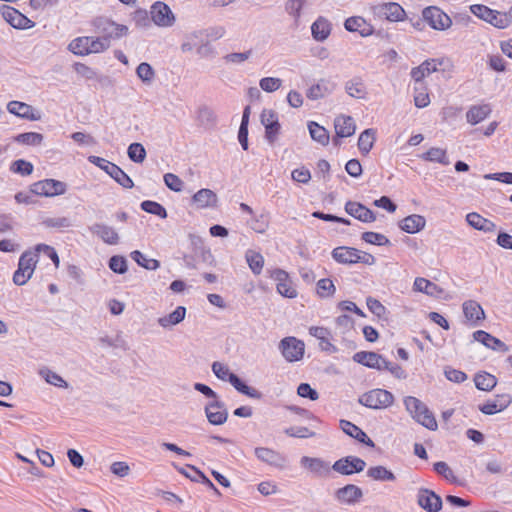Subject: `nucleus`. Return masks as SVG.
Listing matches in <instances>:
<instances>
[{
  "instance_id": "f257e3e1",
  "label": "nucleus",
  "mask_w": 512,
  "mask_h": 512,
  "mask_svg": "<svg viewBox=\"0 0 512 512\" xmlns=\"http://www.w3.org/2000/svg\"><path fill=\"white\" fill-rule=\"evenodd\" d=\"M403 404L406 411L417 423L432 431L437 429L435 416L420 399L414 396H406L403 399Z\"/></svg>"
},
{
  "instance_id": "f03ea898",
  "label": "nucleus",
  "mask_w": 512,
  "mask_h": 512,
  "mask_svg": "<svg viewBox=\"0 0 512 512\" xmlns=\"http://www.w3.org/2000/svg\"><path fill=\"white\" fill-rule=\"evenodd\" d=\"M212 372L218 379L229 382L239 393L253 399L262 398L260 391L244 383L236 374L230 371L226 364L218 361L213 362Z\"/></svg>"
},
{
  "instance_id": "7ed1b4c3",
  "label": "nucleus",
  "mask_w": 512,
  "mask_h": 512,
  "mask_svg": "<svg viewBox=\"0 0 512 512\" xmlns=\"http://www.w3.org/2000/svg\"><path fill=\"white\" fill-rule=\"evenodd\" d=\"M109 48L106 39L98 37L82 36L73 39L68 49L75 55L85 56L92 53H101Z\"/></svg>"
},
{
  "instance_id": "20e7f679",
  "label": "nucleus",
  "mask_w": 512,
  "mask_h": 512,
  "mask_svg": "<svg viewBox=\"0 0 512 512\" xmlns=\"http://www.w3.org/2000/svg\"><path fill=\"white\" fill-rule=\"evenodd\" d=\"M394 400V395L390 391L375 388L363 393L359 397L358 402L367 408L380 410L392 406Z\"/></svg>"
},
{
  "instance_id": "39448f33",
  "label": "nucleus",
  "mask_w": 512,
  "mask_h": 512,
  "mask_svg": "<svg viewBox=\"0 0 512 512\" xmlns=\"http://www.w3.org/2000/svg\"><path fill=\"white\" fill-rule=\"evenodd\" d=\"M88 161L105 171L123 188L130 189L134 186L132 179L118 165L94 155L89 156Z\"/></svg>"
},
{
  "instance_id": "423d86ee",
  "label": "nucleus",
  "mask_w": 512,
  "mask_h": 512,
  "mask_svg": "<svg viewBox=\"0 0 512 512\" xmlns=\"http://www.w3.org/2000/svg\"><path fill=\"white\" fill-rule=\"evenodd\" d=\"M37 262V253H33V251L22 253L18 261V267L13 274V283L17 286L25 285L32 277Z\"/></svg>"
},
{
  "instance_id": "0eeeda50",
  "label": "nucleus",
  "mask_w": 512,
  "mask_h": 512,
  "mask_svg": "<svg viewBox=\"0 0 512 512\" xmlns=\"http://www.w3.org/2000/svg\"><path fill=\"white\" fill-rule=\"evenodd\" d=\"M94 26L97 31L102 34L99 39H106L110 45L111 39H119L128 34V27L123 24H118L108 18L99 17L94 20Z\"/></svg>"
},
{
  "instance_id": "6e6552de",
  "label": "nucleus",
  "mask_w": 512,
  "mask_h": 512,
  "mask_svg": "<svg viewBox=\"0 0 512 512\" xmlns=\"http://www.w3.org/2000/svg\"><path fill=\"white\" fill-rule=\"evenodd\" d=\"M470 11L476 17L486 21L498 29L509 27V20L505 13L493 10L483 4L471 5Z\"/></svg>"
},
{
  "instance_id": "1a4fd4ad",
  "label": "nucleus",
  "mask_w": 512,
  "mask_h": 512,
  "mask_svg": "<svg viewBox=\"0 0 512 512\" xmlns=\"http://www.w3.org/2000/svg\"><path fill=\"white\" fill-rule=\"evenodd\" d=\"M422 17L434 30L444 31L449 29L452 25L450 16L436 6L424 8L422 11Z\"/></svg>"
},
{
  "instance_id": "9d476101",
  "label": "nucleus",
  "mask_w": 512,
  "mask_h": 512,
  "mask_svg": "<svg viewBox=\"0 0 512 512\" xmlns=\"http://www.w3.org/2000/svg\"><path fill=\"white\" fill-rule=\"evenodd\" d=\"M0 14L3 19L15 29L26 30L35 26L34 21L29 19L14 7L2 4L0 6Z\"/></svg>"
},
{
  "instance_id": "9b49d317",
  "label": "nucleus",
  "mask_w": 512,
  "mask_h": 512,
  "mask_svg": "<svg viewBox=\"0 0 512 512\" xmlns=\"http://www.w3.org/2000/svg\"><path fill=\"white\" fill-rule=\"evenodd\" d=\"M279 350L286 361L296 362L303 358L305 345L303 341L289 336L280 341Z\"/></svg>"
},
{
  "instance_id": "f8f14e48",
  "label": "nucleus",
  "mask_w": 512,
  "mask_h": 512,
  "mask_svg": "<svg viewBox=\"0 0 512 512\" xmlns=\"http://www.w3.org/2000/svg\"><path fill=\"white\" fill-rule=\"evenodd\" d=\"M67 185L66 183L55 180V179H44L38 182H35L31 186V191L40 196L45 197H53L62 195L66 192Z\"/></svg>"
},
{
  "instance_id": "ddd939ff",
  "label": "nucleus",
  "mask_w": 512,
  "mask_h": 512,
  "mask_svg": "<svg viewBox=\"0 0 512 512\" xmlns=\"http://www.w3.org/2000/svg\"><path fill=\"white\" fill-rule=\"evenodd\" d=\"M444 60L441 58H430L422 62L419 66L411 69L410 75L415 84L424 88V78L436 72L439 66L443 65Z\"/></svg>"
},
{
  "instance_id": "4468645a",
  "label": "nucleus",
  "mask_w": 512,
  "mask_h": 512,
  "mask_svg": "<svg viewBox=\"0 0 512 512\" xmlns=\"http://www.w3.org/2000/svg\"><path fill=\"white\" fill-rule=\"evenodd\" d=\"M150 14L154 24L159 27H171L175 22V16L170 7L161 1L151 6Z\"/></svg>"
},
{
  "instance_id": "2eb2a0df",
  "label": "nucleus",
  "mask_w": 512,
  "mask_h": 512,
  "mask_svg": "<svg viewBox=\"0 0 512 512\" xmlns=\"http://www.w3.org/2000/svg\"><path fill=\"white\" fill-rule=\"evenodd\" d=\"M374 14L390 22H400L406 17L405 10L396 2L382 3L375 6Z\"/></svg>"
},
{
  "instance_id": "dca6fc26",
  "label": "nucleus",
  "mask_w": 512,
  "mask_h": 512,
  "mask_svg": "<svg viewBox=\"0 0 512 512\" xmlns=\"http://www.w3.org/2000/svg\"><path fill=\"white\" fill-rule=\"evenodd\" d=\"M366 463L363 459L356 456H346L334 462L332 469L342 475H352L362 472Z\"/></svg>"
},
{
  "instance_id": "f3484780",
  "label": "nucleus",
  "mask_w": 512,
  "mask_h": 512,
  "mask_svg": "<svg viewBox=\"0 0 512 512\" xmlns=\"http://www.w3.org/2000/svg\"><path fill=\"white\" fill-rule=\"evenodd\" d=\"M270 278L276 282V289L279 294L287 298H295L297 296V291L286 271L274 269L270 273Z\"/></svg>"
},
{
  "instance_id": "a211bd4d",
  "label": "nucleus",
  "mask_w": 512,
  "mask_h": 512,
  "mask_svg": "<svg viewBox=\"0 0 512 512\" xmlns=\"http://www.w3.org/2000/svg\"><path fill=\"white\" fill-rule=\"evenodd\" d=\"M204 411L208 422L212 425H222L227 421V409L225 404L219 399L208 402L205 405Z\"/></svg>"
},
{
  "instance_id": "6ab92c4d",
  "label": "nucleus",
  "mask_w": 512,
  "mask_h": 512,
  "mask_svg": "<svg viewBox=\"0 0 512 512\" xmlns=\"http://www.w3.org/2000/svg\"><path fill=\"white\" fill-rule=\"evenodd\" d=\"M418 505L427 512H439L442 508V499L432 490L421 488L417 494Z\"/></svg>"
},
{
  "instance_id": "aec40b11",
  "label": "nucleus",
  "mask_w": 512,
  "mask_h": 512,
  "mask_svg": "<svg viewBox=\"0 0 512 512\" xmlns=\"http://www.w3.org/2000/svg\"><path fill=\"white\" fill-rule=\"evenodd\" d=\"M254 453L259 461L266 463L270 466L284 468L286 464L285 456L271 448L256 447Z\"/></svg>"
},
{
  "instance_id": "412c9836",
  "label": "nucleus",
  "mask_w": 512,
  "mask_h": 512,
  "mask_svg": "<svg viewBox=\"0 0 512 512\" xmlns=\"http://www.w3.org/2000/svg\"><path fill=\"white\" fill-rule=\"evenodd\" d=\"M7 110L17 117L30 121H38L41 118L40 112L35 110L31 105L16 100L10 101L7 104Z\"/></svg>"
},
{
  "instance_id": "4be33fe9",
  "label": "nucleus",
  "mask_w": 512,
  "mask_h": 512,
  "mask_svg": "<svg viewBox=\"0 0 512 512\" xmlns=\"http://www.w3.org/2000/svg\"><path fill=\"white\" fill-rule=\"evenodd\" d=\"M344 208L347 214L361 222L371 223L376 220L375 213L359 202L347 201Z\"/></svg>"
},
{
  "instance_id": "5701e85b",
  "label": "nucleus",
  "mask_w": 512,
  "mask_h": 512,
  "mask_svg": "<svg viewBox=\"0 0 512 512\" xmlns=\"http://www.w3.org/2000/svg\"><path fill=\"white\" fill-rule=\"evenodd\" d=\"M335 499L341 504L353 505L357 503L363 496L362 490L354 485L348 484L335 491Z\"/></svg>"
},
{
  "instance_id": "b1692460",
  "label": "nucleus",
  "mask_w": 512,
  "mask_h": 512,
  "mask_svg": "<svg viewBox=\"0 0 512 512\" xmlns=\"http://www.w3.org/2000/svg\"><path fill=\"white\" fill-rule=\"evenodd\" d=\"M512 402L510 394H498L492 401H487L479 406V410L486 415H494L505 410Z\"/></svg>"
},
{
  "instance_id": "393cba45",
  "label": "nucleus",
  "mask_w": 512,
  "mask_h": 512,
  "mask_svg": "<svg viewBox=\"0 0 512 512\" xmlns=\"http://www.w3.org/2000/svg\"><path fill=\"white\" fill-rule=\"evenodd\" d=\"M309 334L319 340V348L328 353L337 352V347L331 343V332L328 328L322 326H311Z\"/></svg>"
},
{
  "instance_id": "a878e982",
  "label": "nucleus",
  "mask_w": 512,
  "mask_h": 512,
  "mask_svg": "<svg viewBox=\"0 0 512 512\" xmlns=\"http://www.w3.org/2000/svg\"><path fill=\"white\" fill-rule=\"evenodd\" d=\"M300 464L316 476H326L331 469L329 462L317 457L303 456Z\"/></svg>"
},
{
  "instance_id": "bb28decb",
  "label": "nucleus",
  "mask_w": 512,
  "mask_h": 512,
  "mask_svg": "<svg viewBox=\"0 0 512 512\" xmlns=\"http://www.w3.org/2000/svg\"><path fill=\"white\" fill-rule=\"evenodd\" d=\"M344 27L349 32H357L362 37L373 34L374 27L361 16H352L345 20Z\"/></svg>"
},
{
  "instance_id": "cd10ccee",
  "label": "nucleus",
  "mask_w": 512,
  "mask_h": 512,
  "mask_svg": "<svg viewBox=\"0 0 512 512\" xmlns=\"http://www.w3.org/2000/svg\"><path fill=\"white\" fill-rule=\"evenodd\" d=\"M89 230L108 245H116L119 242V235L116 230L106 224L95 223L89 227Z\"/></svg>"
},
{
  "instance_id": "c85d7f7f",
  "label": "nucleus",
  "mask_w": 512,
  "mask_h": 512,
  "mask_svg": "<svg viewBox=\"0 0 512 512\" xmlns=\"http://www.w3.org/2000/svg\"><path fill=\"white\" fill-rule=\"evenodd\" d=\"M475 341L482 343L485 347L494 351L507 352L509 347L500 339L492 336L486 331L477 330L473 333Z\"/></svg>"
},
{
  "instance_id": "c756f323",
  "label": "nucleus",
  "mask_w": 512,
  "mask_h": 512,
  "mask_svg": "<svg viewBox=\"0 0 512 512\" xmlns=\"http://www.w3.org/2000/svg\"><path fill=\"white\" fill-rule=\"evenodd\" d=\"M353 360L368 368L382 371V365L385 364V358L375 352L360 351L354 354Z\"/></svg>"
},
{
  "instance_id": "7c9ffc66",
  "label": "nucleus",
  "mask_w": 512,
  "mask_h": 512,
  "mask_svg": "<svg viewBox=\"0 0 512 512\" xmlns=\"http://www.w3.org/2000/svg\"><path fill=\"white\" fill-rule=\"evenodd\" d=\"M334 128L337 138H346L355 133L356 124L351 116L339 115L334 120Z\"/></svg>"
},
{
  "instance_id": "2f4dec72",
  "label": "nucleus",
  "mask_w": 512,
  "mask_h": 512,
  "mask_svg": "<svg viewBox=\"0 0 512 512\" xmlns=\"http://www.w3.org/2000/svg\"><path fill=\"white\" fill-rule=\"evenodd\" d=\"M217 201L216 193L207 188L200 189L192 197V203L197 209L213 208L216 206Z\"/></svg>"
},
{
  "instance_id": "473e14b6",
  "label": "nucleus",
  "mask_w": 512,
  "mask_h": 512,
  "mask_svg": "<svg viewBox=\"0 0 512 512\" xmlns=\"http://www.w3.org/2000/svg\"><path fill=\"white\" fill-rule=\"evenodd\" d=\"M340 428L342 431L350 437L356 439L360 443L365 444L368 447H374V442L367 436V434L357 425L353 424L348 420H340Z\"/></svg>"
},
{
  "instance_id": "72a5a7b5",
  "label": "nucleus",
  "mask_w": 512,
  "mask_h": 512,
  "mask_svg": "<svg viewBox=\"0 0 512 512\" xmlns=\"http://www.w3.org/2000/svg\"><path fill=\"white\" fill-rule=\"evenodd\" d=\"M333 259L340 264L358 263V249L353 247L340 246L332 250Z\"/></svg>"
},
{
  "instance_id": "f704fd0d",
  "label": "nucleus",
  "mask_w": 512,
  "mask_h": 512,
  "mask_svg": "<svg viewBox=\"0 0 512 512\" xmlns=\"http://www.w3.org/2000/svg\"><path fill=\"white\" fill-rule=\"evenodd\" d=\"M186 311L184 306H177L173 312L159 317L157 323L163 329H171L185 319Z\"/></svg>"
},
{
  "instance_id": "c9c22d12",
  "label": "nucleus",
  "mask_w": 512,
  "mask_h": 512,
  "mask_svg": "<svg viewBox=\"0 0 512 512\" xmlns=\"http://www.w3.org/2000/svg\"><path fill=\"white\" fill-rule=\"evenodd\" d=\"M425 225V217L418 214L409 215L399 222L400 229L409 234H415L421 231Z\"/></svg>"
},
{
  "instance_id": "e433bc0d",
  "label": "nucleus",
  "mask_w": 512,
  "mask_h": 512,
  "mask_svg": "<svg viewBox=\"0 0 512 512\" xmlns=\"http://www.w3.org/2000/svg\"><path fill=\"white\" fill-rule=\"evenodd\" d=\"M467 223L474 229L488 233L493 232L496 229V224L481 216L476 212H470L466 215Z\"/></svg>"
},
{
  "instance_id": "4c0bfd02",
  "label": "nucleus",
  "mask_w": 512,
  "mask_h": 512,
  "mask_svg": "<svg viewBox=\"0 0 512 512\" xmlns=\"http://www.w3.org/2000/svg\"><path fill=\"white\" fill-rule=\"evenodd\" d=\"M491 112L492 109L489 104L471 106L466 113L467 122L476 125L486 119Z\"/></svg>"
},
{
  "instance_id": "58836bf2",
  "label": "nucleus",
  "mask_w": 512,
  "mask_h": 512,
  "mask_svg": "<svg viewBox=\"0 0 512 512\" xmlns=\"http://www.w3.org/2000/svg\"><path fill=\"white\" fill-rule=\"evenodd\" d=\"M311 33L315 40L324 41L331 33V23L324 17H318L311 26Z\"/></svg>"
},
{
  "instance_id": "ea45409f",
  "label": "nucleus",
  "mask_w": 512,
  "mask_h": 512,
  "mask_svg": "<svg viewBox=\"0 0 512 512\" xmlns=\"http://www.w3.org/2000/svg\"><path fill=\"white\" fill-rule=\"evenodd\" d=\"M463 313L467 320L474 323L480 321L485 316L481 305L474 300H468L463 303Z\"/></svg>"
},
{
  "instance_id": "a19ab883",
  "label": "nucleus",
  "mask_w": 512,
  "mask_h": 512,
  "mask_svg": "<svg viewBox=\"0 0 512 512\" xmlns=\"http://www.w3.org/2000/svg\"><path fill=\"white\" fill-rule=\"evenodd\" d=\"M332 86L324 79L312 85L306 92V96L310 100H318L332 93Z\"/></svg>"
},
{
  "instance_id": "79ce46f5",
  "label": "nucleus",
  "mask_w": 512,
  "mask_h": 512,
  "mask_svg": "<svg viewBox=\"0 0 512 512\" xmlns=\"http://www.w3.org/2000/svg\"><path fill=\"white\" fill-rule=\"evenodd\" d=\"M345 90L349 96L357 99H364L367 95L365 84L360 77L348 80L345 83Z\"/></svg>"
},
{
  "instance_id": "37998d69",
  "label": "nucleus",
  "mask_w": 512,
  "mask_h": 512,
  "mask_svg": "<svg viewBox=\"0 0 512 512\" xmlns=\"http://www.w3.org/2000/svg\"><path fill=\"white\" fill-rule=\"evenodd\" d=\"M308 130L311 138L322 146H326L329 143L330 135L329 132L318 123L311 121L308 124Z\"/></svg>"
},
{
  "instance_id": "c03bdc74",
  "label": "nucleus",
  "mask_w": 512,
  "mask_h": 512,
  "mask_svg": "<svg viewBox=\"0 0 512 512\" xmlns=\"http://www.w3.org/2000/svg\"><path fill=\"white\" fill-rule=\"evenodd\" d=\"M474 383L479 390L491 391L497 385V378L490 373L481 372L475 375Z\"/></svg>"
},
{
  "instance_id": "a18cd8bd",
  "label": "nucleus",
  "mask_w": 512,
  "mask_h": 512,
  "mask_svg": "<svg viewBox=\"0 0 512 512\" xmlns=\"http://www.w3.org/2000/svg\"><path fill=\"white\" fill-rule=\"evenodd\" d=\"M39 375L50 385H53L58 388H68V383L63 379L59 374L52 371L47 367H43L39 369Z\"/></svg>"
},
{
  "instance_id": "49530a36",
  "label": "nucleus",
  "mask_w": 512,
  "mask_h": 512,
  "mask_svg": "<svg viewBox=\"0 0 512 512\" xmlns=\"http://www.w3.org/2000/svg\"><path fill=\"white\" fill-rule=\"evenodd\" d=\"M374 142L375 130L371 128L364 130L358 138V148L360 152L363 155H367L371 151Z\"/></svg>"
},
{
  "instance_id": "de8ad7c7",
  "label": "nucleus",
  "mask_w": 512,
  "mask_h": 512,
  "mask_svg": "<svg viewBox=\"0 0 512 512\" xmlns=\"http://www.w3.org/2000/svg\"><path fill=\"white\" fill-rule=\"evenodd\" d=\"M422 159L429 162H436L442 165L450 163L446 150L438 147H432L422 155Z\"/></svg>"
},
{
  "instance_id": "09e8293b",
  "label": "nucleus",
  "mask_w": 512,
  "mask_h": 512,
  "mask_svg": "<svg viewBox=\"0 0 512 512\" xmlns=\"http://www.w3.org/2000/svg\"><path fill=\"white\" fill-rule=\"evenodd\" d=\"M367 476L377 481H394L396 479L392 471L381 465L370 467Z\"/></svg>"
},
{
  "instance_id": "8fccbe9b",
  "label": "nucleus",
  "mask_w": 512,
  "mask_h": 512,
  "mask_svg": "<svg viewBox=\"0 0 512 512\" xmlns=\"http://www.w3.org/2000/svg\"><path fill=\"white\" fill-rule=\"evenodd\" d=\"M245 258L251 271L255 275H259L264 266L263 256L259 252L248 250L245 254Z\"/></svg>"
},
{
  "instance_id": "3c124183",
  "label": "nucleus",
  "mask_w": 512,
  "mask_h": 512,
  "mask_svg": "<svg viewBox=\"0 0 512 512\" xmlns=\"http://www.w3.org/2000/svg\"><path fill=\"white\" fill-rule=\"evenodd\" d=\"M130 256L139 266L147 270H156L160 267V262L158 260L148 258L138 250L131 252Z\"/></svg>"
},
{
  "instance_id": "603ef678",
  "label": "nucleus",
  "mask_w": 512,
  "mask_h": 512,
  "mask_svg": "<svg viewBox=\"0 0 512 512\" xmlns=\"http://www.w3.org/2000/svg\"><path fill=\"white\" fill-rule=\"evenodd\" d=\"M14 141L29 146H38L43 141V135L37 132H25L15 136Z\"/></svg>"
},
{
  "instance_id": "864d4df0",
  "label": "nucleus",
  "mask_w": 512,
  "mask_h": 512,
  "mask_svg": "<svg viewBox=\"0 0 512 512\" xmlns=\"http://www.w3.org/2000/svg\"><path fill=\"white\" fill-rule=\"evenodd\" d=\"M413 287L414 290L423 292L430 296L435 295L439 290L438 286L435 283L421 277L415 279Z\"/></svg>"
},
{
  "instance_id": "5fc2aeb1",
  "label": "nucleus",
  "mask_w": 512,
  "mask_h": 512,
  "mask_svg": "<svg viewBox=\"0 0 512 512\" xmlns=\"http://www.w3.org/2000/svg\"><path fill=\"white\" fill-rule=\"evenodd\" d=\"M140 207L143 211L156 215L161 219H165L167 217L166 209L158 202L145 200L141 202Z\"/></svg>"
},
{
  "instance_id": "6e6d98bb",
  "label": "nucleus",
  "mask_w": 512,
  "mask_h": 512,
  "mask_svg": "<svg viewBox=\"0 0 512 512\" xmlns=\"http://www.w3.org/2000/svg\"><path fill=\"white\" fill-rule=\"evenodd\" d=\"M198 120L204 127H213L217 123V116L209 107H201L198 111Z\"/></svg>"
},
{
  "instance_id": "4d7b16f0",
  "label": "nucleus",
  "mask_w": 512,
  "mask_h": 512,
  "mask_svg": "<svg viewBox=\"0 0 512 512\" xmlns=\"http://www.w3.org/2000/svg\"><path fill=\"white\" fill-rule=\"evenodd\" d=\"M136 74L145 84H151L155 78V71L147 62H142L136 68Z\"/></svg>"
},
{
  "instance_id": "13d9d810",
  "label": "nucleus",
  "mask_w": 512,
  "mask_h": 512,
  "mask_svg": "<svg viewBox=\"0 0 512 512\" xmlns=\"http://www.w3.org/2000/svg\"><path fill=\"white\" fill-rule=\"evenodd\" d=\"M128 157L135 163H142L146 158V150L141 143H132L127 150Z\"/></svg>"
},
{
  "instance_id": "bf43d9fd",
  "label": "nucleus",
  "mask_w": 512,
  "mask_h": 512,
  "mask_svg": "<svg viewBox=\"0 0 512 512\" xmlns=\"http://www.w3.org/2000/svg\"><path fill=\"white\" fill-rule=\"evenodd\" d=\"M361 239L366 243L377 245V246H386L390 245V240L383 234L377 232H364L361 235Z\"/></svg>"
},
{
  "instance_id": "052dcab7",
  "label": "nucleus",
  "mask_w": 512,
  "mask_h": 512,
  "mask_svg": "<svg viewBox=\"0 0 512 512\" xmlns=\"http://www.w3.org/2000/svg\"><path fill=\"white\" fill-rule=\"evenodd\" d=\"M316 286H317V294L321 298L333 296L336 291L333 281L329 278L320 279L317 282Z\"/></svg>"
},
{
  "instance_id": "680f3d73",
  "label": "nucleus",
  "mask_w": 512,
  "mask_h": 512,
  "mask_svg": "<svg viewBox=\"0 0 512 512\" xmlns=\"http://www.w3.org/2000/svg\"><path fill=\"white\" fill-rule=\"evenodd\" d=\"M414 103L418 108H425L430 103L429 94L427 93V88L424 85V88H420V85L415 84L414 86Z\"/></svg>"
},
{
  "instance_id": "e2e57ef3",
  "label": "nucleus",
  "mask_w": 512,
  "mask_h": 512,
  "mask_svg": "<svg viewBox=\"0 0 512 512\" xmlns=\"http://www.w3.org/2000/svg\"><path fill=\"white\" fill-rule=\"evenodd\" d=\"M305 3L306 0H288L285 4V11L292 16L295 21H298Z\"/></svg>"
},
{
  "instance_id": "0e129e2a",
  "label": "nucleus",
  "mask_w": 512,
  "mask_h": 512,
  "mask_svg": "<svg viewBox=\"0 0 512 512\" xmlns=\"http://www.w3.org/2000/svg\"><path fill=\"white\" fill-rule=\"evenodd\" d=\"M11 171L22 176H28L33 172V164L24 159H18L11 164Z\"/></svg>"
},
{
  "instance_id": "69168bd1",
  "label": "nucleus",
  "mask_w": 512,
  "mask_h": 512,
  "mask_svg": "<svg viewBox=\"0 0 512 512\" xmlns=\"http://www.w3.org/2000/svg\"><path fill=\"white\" fill-rule=\"evenodd\" d=\"M434 470L437 474L444 477L446 480L456 483L457 478L455 477L452 469L448 466V464L444 461H439L434 463Z\"/></svg>"
},
{
  "instance_id": "338daca9",
  "label": "nucleus",
  "mask_w": 512,
  "mask_h": 512,
  "mask_svg": "<svg viewBox=\"0 0 512 512\" xmlns=\"http://www.w3.org/2000/svg\"><path fill=\"white\" fill-rule=\"evenodd\" d=\"M282 80L275 77H264L259 81L260 88L268 93L274 92L281 87Z\"/></svg>"
},
{
  "instance_id": "774afa93",
  "label": "nucleus",
  "mask_w": 512,
  "mask_h": 512,
  "mask_svg": "<svg viewBox=\"0 0 512 512\" xmlns=\"http://www.w3.org/2000/svg\"><path fill=\"white\" fill-rule=\"evenodd\" d=\"M366 305L371 313H373L378 318H384L386 315V308L385 306L377 299L373 297H368L366 299Z\"/></svg>"
}]
</instances>
